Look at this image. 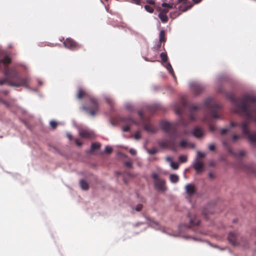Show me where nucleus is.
Instances as JSON below:
<instances>
[{
	"instance_id": "22",
	"label": "nucleus",
	"mask_w": 256,
	"mask_h": 256,
	"mask_svg": "<svg viewBox=\"0 0 256 256\" xmlns=\"http://www.w3.org/2000/svg\"><path fill=\"white\" fill-rule=\"evenodd\" d=\"M178 159L180 162H184L187 160V157L186 156H180Z\"/></svg>"
},
{
	"instance_id": "4",
	"label": "nucleus",
	"mask_w": 256,
	"mask_h": 256,
	"mask_svg": "<svg viewBox=\"0 0 256 256\" xmlns=\"http://www.w3.org/2000/svg\"><path fill=\"white\" fill-rule=\"evenodd\" d=\"M242 128L244 134L246 138L249 139L250 142H256V132L250 134L247 128L246 124V123H244L242 125Z\"/></svg>"
},
{
	"instance_id": "19",
	"label": "nucleus",
	"mask_w": 256,
	"mask_h": 256,
	"mask_svg": "<svg viewBox=\"0 0 256 256\" xmlns=\"http://www.w3.org/2000/svg\"><path fill=\"white\" fill-rule=\"evenodd\" d=\"M160 57H161V58H162V62L163 63L166 62V61H167V56H166V54H165L164 52L161 53Z\"/></svg>"
},
{
	"instance_id": "16",
	"label": "nucleus",
	"mask_w": 256,
	"mask_h": 256,
	"mask_svg": "<svg viewBox=\"0 0 256 256\" xmlns=\"http://www.w3.org/2000/svg\"><path fill=\"white\" fill-rule=\"evenodd\" d=\"M170 180L172 183H176L178 180V176L176 174H171L170 176Z\"/></svg>"
},
{
	"instance_id": "20",
	"label": "nucleus",
	"mask_w": 256,
	"mask_h": 256,
	"mask_svg": "<svg viewBox=\"0 0 256 256\" xmlns=\"http://www.w3.org/2000/svg\"><path fill=\"white\" fill-rule=\"evenodd\" d=\"M100 147V144L99 143H94L92 144V150L94 151L98 149Z\"/></svg>"
},
{
	"instance_id": "10",
	"label": "nucleus",
	"mask_w": 256,
	"mask_h": 256,
	"mask_svg": "<svg viewBox=\"0 0 256 256\" xmlns=\"http://www.w3.org/2000/svg\"><path fill=\"white\" fill-rule=\"evenodd\" d=\"M186 192L188 196H192L196 192V189L194 185L192 184H187L186 187Z\"/></svg>"
},
{
	"instance_id": "36",
	"label": "nucleus",
	"mask_w": 256,
	"mask_h": 256,
	"mask_svg": "<svg viewBox=\"0 0 256 256\" xmlns=\"http://www.w3.org/2000/svg\"><path fill=\"white\" fill-rule=\"evenodd\" d=\"M147 2L150 4H154V2L153 1V0H147Z\"/></svg>"
},
{
	"instance_id": "8",
	"label": "nucleus",
	"mask_w": 256,
	"mask_h": 256,
	"mask_svg": "<svg viewBox=\"0 0 256 256\" xmlns=\"http://www.w3.org/2000/svg\"><path fill=\"white\" fill-rule=\"evenodd\" d=\"M91 102H92V106L88 108V112L92 116H94L98 110V106H97V104H96V102L94 100H91Z\"/></svg>"
},
{
	"instance_id": "37",
	"label": "nucleus",
	"mask_w": 256,
	"mask_h": 256,
	"mask_svg": "<svg viewBox=\"0 0 256 256\" xmlns=\"http://www.w3.org/2000/svg\"><path fill=\"white\" fill-rule=\"evenodd\" d=\"M210 129L211 131H214L215 130V127L214 126H210Z\"/></svg>"
},
{
	"instance_id": "35",
	"label": "nucleus",
	"mask_w": 256,
	"mask_h": 256,
	"mask_svg": "<svg viewBox=\"0 0 256 256\" xmlns=\"http://www.w3.org/2000/svg\"><path fill=\"white\" fill-rule=\"evenodd\" d=\"M126 165L128 167H130L132 166V162H126Z\"/></svg>"
},
{
	"instance_id": "12",
	"label": "nucleus",
	"mask_w": 256,
	"mask_h": 256,
	"mask_svg": "<svg viewBox=\"0 0 256 256\" xmlns=\"http://www.w3.org/2000/svg\"><path fill=\"white\" fill-rule=\"evenodd\" d=\"M187 0H178V4H180V6L178 7V8L180 11L185 12L186 10H188V9H190L192 6L190 5V6H185L184 8H182V5L186 4Z\"/></svg>"
},
{
	"instance_id": "5",
	"label": "nucleus",
	"mask_w": 256,
	"mask_h": 256,
	"mask_svg": "<svg viewBox=\"0 0 256 256\" xmlns=\"http://www.w3.org/2000/svg\"><path fill=\"white\" fill-rule=\"evenodd\" d=\"M64 46L68 48L74 50L78 48V44L70 38H67L64 43Z\"/></svg>"
},
{
	"instance_id": "2",
	"label": "nucleus",
	"mask_w": 256,
	"mask_h": 256,
	"mask_svg": "<svg viewBox=\"0 0 256 256\" xmlns=\"http://www.w3.org/2000/svg\"><path fill=\"white\" fill-rule=\"evenodd\" d=\"M162 8H158L157 10L159 12L158 16L162 22H166L168 20V17L166 14L170 10L173 8H176V5L174 3H166L162 4Z\"/></svg>"
},
{
	"instance_id": "18",
	"label": "nucleus",
	"mask_w": 256,
	"mask_h": 256,
	"mask_svg": "<svg viewBox=\"0 0 256 256\" xmlns=\"http://www.w3.org/2000/svg\"><path fill=\"white\" fill-rule=\"evenodd\" d=\"M164 66L170 74L174 75V71L170 63H166Z\"/></svg>"
},
{
	"instance_id": "31",
	"label": "nucleus",
	"mask_w": 256,
	"mask_h": 256,
	"mask_svg": "<svg viewBox=\"0 0 256 256\" xmlns=\"http://www.w3.org/2000/svg\"><path fill=\"white\" fill-rule=\"evenodd\" d=\"M230 130V128H226L222 130V132L224 134L226 132H228Z\"/></svg>"
},
{
	"instance_id": "24",
	"label": "nucleus",
	"mask_w": 256,
	"mask_h": 256,
	"mask_svg": "<svg viewBox=\"0 0 256 256\" xmlns=\"http://www.w3.org/2000/svg\"><path fill=\"white\" fill-rule=\"evenodd\" d=\"M112 150V148L110 146H108L106 147L104 152L106 153L110 154Z\"/></svg>"
},
{
	"instance_id": "21",
	"label": "nucleus",
	"mask_w": 256,
	"mask_h": 256,
	"mask_svg": "<svg viewBox=\"0 0 256 256\" xmlns=\"http://www.w3.org/2000/svg\"><path fill=\"white\" fill-rule=\"evenodd\" d=\"M164 30L160 31V42H164L165 40L164 38Z\"/></svg>"
},
{
	"instance_id": "39",
	"label": "nucleus",
	"mask_w": 256,
	"mask_h": 256,
	"mask_svg": "<svg viewBox=\"0 0 256 256\" xmlns=\"http://www.w3.org/2000/svg\"><path fill=\"white\" fill-rule=\"evenodd\" d=\"M192 1L195 4H198L201 1V0H192Z\"/></svg>"
},
{
	"instance_id": "9",
	"label": "nucleus",
	"mask_w": 256,
	"mask_h": 256,
	"mask_svg": "<svg viewBox=\"0 0 256 256\" xmlns=\"http://www.w3.org/2000/svg\"><path fill=\"white\" fill-rule=\"evenodd\" d=\"M192 134L197 138H202L204 136V132L198 127H196L192 131Z\"/></svg>"
},
{
	"instance_id": "38",
	"label": "nucleus",
	"mask_w": 256,
	"mask_h": 256,
	"mask_svg": "<svg viewBox=\"0 0 256 256\" xmlns=\"http://www.w3.org/2000/svg\"><path fill=\"white\" fill-rule=\"evenodd\" d=\"M173 145H174V142H172V144H166L165 146H172Z\"/></svg>"
},
{
	"instance_id": "34",
	"label": "nucleus",
	"mask_w": 256,
	"mask_h": 256,
	"mask_svg": "<svg viewBox=\"0 0 256 256\" xmlns=\"http://www.w3.org/2000/svg\"><path fill=\"white\" fill-rule=\"evenodd\" d=\"M76 143L78 146H82V144L78 140H76Z\"/></svg>"
},
{
	"instance_id": "30",
	"label": "nucleus",
	"mask_w": 256,
	"mask_h": 256,
	"mask_svg": "<svg viewBox=\"0 0 256 256\" xmlns=\"http://www.w3.org/2000/svg\"><path fill=\"white\" fill-rule=\"evenodd\" d=\"M130 152L132 155H135L136 154V150L134 149H130Z\"/></svg>"
},
{
	"instance_id": "42",
	"label": "nucleus",
	"mask_w": 256,
	"mask_h": 256,
	"mask_svg": "<svg viewBox=\"0 0 256 256\" xmlns=\"http://www.w3.org/2000/svg\"><path fill=\"white\" fill-rule=\"evenodd\" d=\"M140 0H133V1L136 3L138 4V2H140Z\"/></svg>"
},
{
	"instance_id": "7",
	"label": "nucleus",
	"mask_w": 256,
	"mask_h": 256,
	"mask_svg": "<svg viewBox=\"0 0 256 256\" xmlns=\"http://www.w3.org/2000/svg\"><path fill=\"white\" fill-rule=\"evenodd\" d=\"M79 132L80 136L84 138H90L94 135L92 132L87 129L80 130Z\"/></svg>"
},
{
	"instance_id": "17",
	"label": "nucleus",
	"mask_w": 256,
	"mask_h": 256,
	"mask_svg": "<svg viewBox=\"0 0 256 256\" xmlns=\"http://www.w3.org/2000/svg\"><path fill=\"white\" fill-rule=\"evenodd\" d=\"M10 62V60L8 56H6L2 61L0 60V66L2 64H8Z\"/></svg>"
},
{
	"instance_id": "14",
	"label": "nucleus",
	"mask_w": 256,
	"mask_h": 256,
	"mask_svg": "<svg viewBox=\"0 0 256 256\" xmlns=\"http://www.w3.org/2000/svg\"><path fill=\"white\" fill-rule=\"evenodd\" d=\"M236 236L234 232H230L228 236V240L233 244H236Z\"/></svg>"
},
{
	"instance_id": "44",
	"label": "nucleus",
	"mask_w": 256,
	"mask_h": 256,
	"mask_svg": "<svg viewBox=\"0 0 256 256\" xmlns=\"http://www.w3.org/2000/svg\"><path fill=\"white\" fill-rule=\"evenodd\" d=\"M154 224L156 225V226L158 225V224L157 222H154Z\"/></svg>"
},
{
	"instance_id": "27",
	"label": "nucleus",
	"mask_w": 256,
	"mask_h": 256,
	"mask_svg": "<svg viewBox=\"0 0 256 256\" xmlns=\"http://www.w3.org/2000/svg\"><path fill=\"white\" fill-rule=\"evenodd\" d=\"M134 138L136 140H138L140 138V134L139 132H136L134 135Z\"/></svg>"
},
{
	"instance_id": "6",
	"label": "nucleus",
	"mask_w": 256,
	"mask_h": 256,
	"mask_svg": "<svg viewBox=\"0 0 256 256\" xmlns=\"http://www.w3.org/2000/svg\"><path fill=\"white\" fill-rule=\"evenodd\" d=\"M193 166L198 172H200L203 170L204 164L201 160L196 158Z\"/></svg>"
},
{
	"instance_id": "47",
	"label": "nucleus",
	"mask_w": 256,
	"mask_h": 256,
	"mask_svg": "<svg viewBox=\"0 0 256 256\" xmlns=\"http://www.w3.org/2000/svg\"><path fill=\"white\" fill-rule=\"evenodd\" d=\"M198 224V222H196V223H194V224Z\"/></svg>"
},
{
	"instance_id": "46",
	"label": "nucleus",
	"mask_w": 256,
	"mask_h": 256,
	"mask_svg": "<svg viewBox=\"0 0 256 256\" xmlns=\"http://www.w3.org/2000/svg\"><path fill=\"white\" fill-rule=\"evenodd\" d=\"M236 136H234V138L236 139Z\"/></svg>"
},
{
	"instance_id": "26",
	"label": "nucleus",
	"mask_w": 256,
	"mask_h": 256,
	"mask_svg": "<svg viewBox=\"0 0 256 256\" xmlns=\"http://www.w3.org/2000/svg\"><path fill=\"white\" fill-rule=\"evenodd\" d=\"M144 8L147 12H153V8L150 6L146 5L144 6Z\"/></svg>"
},
{
	"instance_id": "45",
	"label": "nucleus",
	"mask_w": 256,
	"mask_h": 256,
	"mask_svg": "<svg viewBox=\"0 0 256 256\" xmlns=\"http://www.w3.org/2000/svg\"><path fill=\"white\" fill-rule=\"evenodd\" d=\"M22 86H26V84L25 83H24L22 84Z\"/></svg>"
},
{
	"instance_id": "33",
	"label": "nucleus",
	"mask_w": 256,
	"mask_h": 256,
	"mask_svg": "<svg viewBox=\"0 0 256 256\" xmlns=\"http://www.w3.org/2000/svg\"><path fill=\"white\" fill-rule=\"evenodd\" d=\"M129 126H126L123 128V130L124 132H127L129 130Z\"/></svg>"
},
{
	"instance_id": "13",
	"label": "nucleus",
	"mask_w": 256,
	"mask_h": 256,
	"mask_svg": "<svg viewBox=\"0 0 256 256\" xmlns=\"http://www.w3.org/2000/svg\"><path fill=\"white\" fill-rule=\"evenodd\" d=\"M180 146L182 148H192L194 147V144H190L185 140H182L180 142Z\"/></svg>"
},
{
	"instance_id": "40",
	"label": "nucleus",
	"mask_w": 256,
	"mask_h": 256,
	"mask_svg": "<svg viewBox=\"0 0 256 256\" xmlns=\"http://www.w3.org/2000/svg\"><path fill=\"white\" fill-rule=\"evenodd\" d=\"M212 116L214 118H218V116L217 114H215V113H213L212 114Z\"/></svg>"
},
{
	"instance_id": "41",
	"label": "nucleus",
	"mask_w": 256,
	"mask_h": 256,
	"mask_svg": "<svg viewBox=\"0 0 256 256\" xmlns=\"http://www.w3.org/2000/svg\"><path fill=\"white\" fill-rule=\"evenodd\" d=\"M236 125V124L234 122H232L230 123V127L234 126Z\"/></svg>"
},
{
	"instance_id": "1",
	"label": "nucleus",
	"mask_w": 256,
	"mask_h": 256,
	"mask_svg": "<svg viewBox=\"0 0 256 256\" xmlns=\"http://www.w3.org/2000/svg\"><path fill=\"white\" fill-rule=\"evenodd\" d=\"M255 100L254 96L248 95L245 96L244 102L242 104L240 109L243 111L246 114L248 118L250 120H252L256 122V108L254 109H250L248 106V103Z\"/></svg>"
},
{
	"instance_id": "15",
	"label": "nucleus",
	"mask_w": 256,
	"mask_h": 256,
	"mask_svg": "<svg viewBox=\"0 0 256 256\" xmlns=\"http://www.w3.org/2000/svg\"><path fill=\"white\" fill-rule=\"evenodd\" d=\"M80 188L84 190H87L88 188V184L84 180H81L80 182Z\"/></svg>"
},
{
	"instance_id": "25",
	"label": "nucleus",
	"mask_w": 256,
	"mask_h": 256,
	"mask_svg": "<svg viewBox=\"0 0 256 256\" xmlns=\"http://www.w3.org/2000/svg\"><path fill=\"white\" fill-rule=\"evenodd\" d=\"M204 156H205V154L204 153L198 152L197 153V156H196V158H198V159L201 160L200 158H204Z\"/></svg>"
},
{
	"instance_id": "32",
	"label": "nucleus",
	"mask_w": 256,
	"mask_h": 256,
	"mask_svg": "<svg viewBox=\"0 0 256 256\" xmlns=\"http://www.w3.org/2000/svg\"><path fill=\"white\" fill-rule=\"evenodd\" d=\"M214 144H210L209 146V149L210 150H214Z\"/></svg>"
},
{
	"instance_id": "23",
	"label": "nucleus",
	"mask_w": 256,
	"mask_h": 256,
	"mask_svg": "<svg viewBox=\"0 0 256 256\" xmlns=\"http://www.w3.org/2000/svg\"><path fill=\"white\" fill-rule=\"evenodd\" d=\"M84 94L85 92L82 90L80 89L78 92V97L80 98H81Z\"/></svg>"
},
{
	"instance_id": "3",
	"label": "nucleus",
	"mask_w": 256,
	"mask_h": 256,
	"mask_svg": "<svg viewBox=\"0 0 256 256\" xmlns=\"http://www.w3.org/2000/svg\"><path fill=\"white\" fill-rule=\"evenodd\" d=\"M152 177L154 180L155 188L160 191H165L166 190V186H165L164 180L160 179L158 174L156 172L152 174Z\"/></svg>"
},
{
	"instance_id": "28",
	"label": "nucleus",
	"mask_w": 256,
	"mask_h": 256,
	"mask_svg": "<svg viewBox=\"0 0 256 256\" xmlns=\"http://www.w3.org/2000/svg\"><path fill=\"white\" fill-rule=\"evenodd\" d=\"M50 126L53 128H54L56 127V125H57V124L56 122L54 121H51L50 122Z\"/></svg>"
},
{
	"instance_id": "11",
	"label": "nucleus",
	"mask_w": 256,
	"mask_h": 256,
	"mask_svg": "<svg viewBox=\"0 0 256 256\" xmlns=\"http://www.w3.org/2000/svg\"><path fill=\"white\" fill-rule=\"evenodd\" d=\"M166 162H168L170 168L173 170H177L178 167V164L177 162H173L172 158L171 156H167L166 158Z\"/></svg>"
},
{
	"instance_id": "29",
	"label": "nucleus",
	"mask_w": 256,
	"mask_h": 256,
	"mask_svg": "<svg viewBox=\"0 0 256 256\" xmlns=\"http://www.w3.org/2000/svg\"><path fill=\"white\" fill-rule=\"evenodd\" d=\"M142 208V205L141 204H138L136 205V211H139Z\"/></svg>"
},
{
	"instance_id": "43",
	"label": "nucleus",
	"mask_w": 256,
	"mask_h": 256,
	"mask_svg": "<svg viewBox=\"0 0 256 256\" xmlns=\"http://www.w3.org/2000/svg\"><path fill=\"white\" fill-rule=\"evenodd\" d=\"M68 136L70 138H71V136H70V134H68Z\"/></svg>"
}]
</instances>
